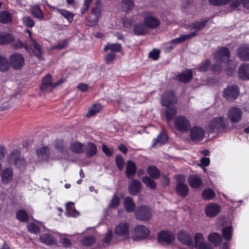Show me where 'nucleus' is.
<instances>
[{
  "label": "nucleus",
  "mask_w": 249,
  "mask_h": 249,
  "mask_svg": "<svg viewBox=\"0 0 249 249\" xmlns=\"http://www.w3.org/2000/svg\"><path fill=\"white\" fill-rule=\"evenodd\" d=\"M214 58L216 63L213 65L212 70L214 72H219L222 69V66L218 63H227L230 58V52L228 48L222 47L214 54Z\"/></svg>",
  "instance_id": "f257e3e1"
},
{
  "label": "nucleus",
  "mask_w": 249,
  "mask_h": 249,
  "mask_svg": "<svg viewBox=\"0 0 249 249\" xmlns=\"http://www.w3.org/2000/svg\"><path fill=\"white\" fill-rule=\"evenodd\" d=\"M228 125V122L223 117H216L210 122L208 128L212 132H218L226 128Z\"/></svg>",
  "instance_id": "f03ea898"
},
{
  "label": "nucleus",
  "mask_w": 249,
  "mask_h": 249,
  "mask_svg": "<svg viewBox=\"0 0 249 249\" xmlns=\"http://www.w3.org/2000/svg\"><path fill=\"white\" fill-rule=\"evenodd\" d=\"M10 67L16 70H20L25 64V59L23 55L18 53H12L9 58Z\"/></svg>",
  "instance_id": "7ed1b4c3"
},
{
  "label": "nucleus",
  "mask_w": 249,
  "mask_h": 249,
  "mask_svg": "<svg viewBox=\"0 0 249 249\" xmlns=\"http://www.w3.org/2000/svg\"><path fill=\"white\" fill-rule=\"evenodd\" d=\"M174 125L176 129L181 132L188 131L191 127L189 120L184 116H178L174 120Z\"/></svg>",
  "instance_id": "20e7f679"
},
{
  "label": "nucleus",
  "mask_w": 249,
  "mask_h": 249,
  "mask_svg": "<svg viewBox=\"0 0 249 249\" xmlns=\"http://www.w3.org/2000/svg\"><path fill=\"white\" fill-rule=\"evenodd\" d=\"M239 95V90L238 86L230 85L224 89L223 95L227 100L232 101L236 99Z\"/></svg>",
  "instance_id": "39448f33"
},
{
  "label": "nucleus",
  "mask_w": 249,
  "mask_h": 249,
  "mask_svg": "<svg viewBox=\"0 0 249 249\" xmlns=\"http://www.w3.org/2000/svg\"><path fill=\"white\" fill-rule=\"evenodd\" d=\"M149 234L148 228L143 225L136 226L132 233V238L135 241L141 240L146 238Z\"/></svg>",
  "instance_id": "423d86ee"
},
{
  "label": "nucleus",
  "mask_w": 249,
  "mask_h": 249,
  "mask_svg": "<svg viewBox=\"0 0 249 249\" xmlns=\"http://www.w3.org/2000/svg\"><path fill=\"white\" fill-rule=\"evenodd\" d=\"M185 178L183 175L177 176L176 191L181 196L184 197L188 194V187L184 183Z\"/></svg>",
  "instance_id": "0eeeda50"
},
{
  "label": "nucleus",
  "mask_w": 249,
  "mask_h": 249,
  "mask_svg": "<svg viewBox=\"0 0 249 249\" xmlns=\"http://www.w3.org/2000/svg\"><path fill=\"white\" fill-rule=\"evenodd\" d=\"M177 238L183 244L191 248L194 247L193 236L190 233L180 231L177 234Z\"/></svg>",
  "instance_id": "6e6552de"
},
{
  "label": "nucleus",
  "mask_w": 249,
  "mask_h": 249,
  "mask_svg": "<svg viewBox=\"0 0 249 249\" xmlns=\"http://www.w3.org/2000/svg\"><path fill=\"white\" fill-rule=\"evenodd\" d=\"M8 162L18 167H20L25 164L24 160L20 158V153L18 150L14 151L9 155L8 158Z\"/></svg>",
  "instance_id": "1a4fd4ad"
},
{
  "label": "nucleus",
  "mask_w": 249,
  "mask_h": 249,
  "mask_svg": "<svg viewBox=\"0 0 249 249\" xmlns=\"http://www.w3.org/2000/svg\"><path fill=\"white\" fill-rule=\"evenodd\" d=\"M27 51H33L35 55L39 60L42 59V50L40 45L33 38H31L30 45H25Z\"/></svg>",
  "instance_id": "9d476101"
},
{
  "label": "nucleus",
  "mask_w": 249,
  "mask_h": 249,
  "mask_svg": "<svg viewBox=\"0 0 249 249\" xmlns=\"http://www.w3.org/2000/svg\"><path fill=\"white\" fill-rule=\"evenodd\" d=\"M177 102V98L174 93L171 91H166L162 96L161 104L165 107H171L176 104Z\"/></svg>",
  "instance_id": "9b49d317"
},
{
  "label": "nucleus",
  "mask_w": 249,
  "mask_h": 249,
  "mask_svg": "<svg viewBox=\"0 0 249 249\" xmlns=\"http://www.w3.org/2000/svg\"><path fill=\"white\" fill-rule=\"evenodd\" d=\"M135 215L138 219L145 221L150 218L151 213L149 208L142 206L136 211Z\"/></svg>",
  "instance_id": "f8f14e48"
},
{
  "label": "nucleus",
  "mask_w": 249,
  "mask_h": 249,
  "mask_svg": "<svg viewBox=\"0 0 249 249\" xmlns=\"http://www.w3.org/2000/svg\"><path fill=\"white\" fill-rule=\"evenodd\" d=\"M190 136L192 141L198 142L204 138L205 132L201 127L194 126L190 130Z\"/></svg>",
  "instance_id": "ddd939ff"
},
{
  "label": "nucleus",
  "mask_w": 249,
  "mask_h": 249,
  "mask_svg": "<svg viewBox=\"0 0 249 249\" xmlns=\"http://www.w3.org/2000/svg\"><path fill=\"white\" fill-rule=\"evenodd\" d=\"M228 117L231 122L233 123H237L239 122L242 118V110L236 107H231L228 111Z\"/></svg>",
  "instance_id": "4468645a"
},
{
  "label": "nucleus",
  "mask_w": 249,
  "mask_h": 249,
  "mask_svg": "<svg viewBox=\"0 0 249 249\" xmlns=\"http://www.w3.org/2000/svg\"><path fill=\"white\" fill-rule=\"evenodd\" d=\"M129 226L126 222H121L115 227V233L117 236L127 237L129 235Z\"/></svg>",
  "instance_id": "2eb2a0df"
},
{
  "label": "nucleus",
  "mask_w": 249,
  "mask_h": 249,
  "mask_svg": "<svg viewBox=\"0 0 249 249\" xmlns=\"http://www.w3.org/2000/svg\"><path fill=\"white\" fill-rule=\"evenodd\" d=\"M100 3V1H97L96 6L92 8L91 13L87 18V20L90 22L89 25H93L98 20L100 16V10L98 7V5H99Z\"/></svg>",
  "instance_id": "dca6fc26"
},
{
  "label": "nucleus",
  "mask_w": 249,
  "mask_h": 249,
  "mask_svg": "<svg viewBox=\"0 0 249 249\" xmlns=\"http://www.w3.org/2000/svg\"><path fill=\"white\" fill-rule=\"evenodd\" d=\"M175 239L174 234L170 231H162L158 234V241L160 243H171Z\"/></svg>",
  "instance_id": "f3484780"
},
{
  "label": "nucleus",
  "mask_w": 249,
  "mask_h": 249,
  "mask_svg": "<svg viewBox=\"0 0 249 249\" xmlns=\"http://www.w3.org/2000/svg\"><path fill=\"white\" fill-rule=\"evenodd\" d=\"M220 207L215 203H211L207 205L205 208V213L209 217H214L220 212Z\"/></svg>",
  "instance_id": "a211bd4d"
},
{
  "label": "nucleus",
  "mask_w": 249,
  "mask_h": 249,
  "mask_svg": "<svg viewBox=\"0 0 249 249\" xmlns=\"http://www.w3.org/2000/svg\"><path fill=\"white\" fill-rule=\"evenodd\" d=\"M188 182L193 188H198L202 184L201 177L198 175H191L188 178Z\"/></svg>",
  "instance_id": "6ab92c4d"
},
{
  "label": "nucleus",
  "mask_w": 249,
  "mask_h": 249,
  "mask_svg": "<svg viewBox=\"0 0 249 249\" xmlns=\"http://www.w3.org/2000/svg\"><path fill=\"white\" fill-rule=\"evenodd\" d=\"M13 172L11 168L3 169L1 173V181L4 183H8L13 179Z\"/></svg>",
  "instance_id": "aec40b11"
},
{
  "label": "nucleus",
  "mask_w": 249,
  "mask_h": 249,
  "mask_svg": "<svg viewBox=\"0 0 249 249\" xmlns=\"http://www.w3.org/2000/svg\"><path fill=\"white\" fill-rule=\"evenodd\" d=\"M208 20H203L200 21H196L191 23L188 25V27L190 30H194L193 32H196V35L197 33L204 28L207 24Z\"/></svg>",
  "instance_id": "412c9836"
},
{
  "label": "nucleus",
  "mask_w": 249,
  "mask_h": 249,
  "mask_svg": "<svg viewBox=\"0 0 249 249\" xmlns=\"http://www.w3.org/2000/svg\"><path fill=\"white\" fill-rule=\"evenodd\" d=\"M40 242L47 246L55 245L56 241L54 237L48 233H44L39 237Z\"/></svg>",
  "instance_id": "4be33fe9"
},
{
  "label": "nucleus",
  "mask_w": 249,
  "mask_h": 249,
  "mask_svg": "<svg viewBox=\"0 0 249 249\" xmlns=\"http://www.w3.org/2000/svg\"><path fill=\"white\" fill-rule=\"evenodd\" d=\"M141 183L136 180L133 179L128 187L129 193L131 195H136L141 190Z\"/></svg>",
  "instance_id": "5701e85b"
},
{
  "label": "nucleus",
  "mask_w": 249,
  "mask_h": 249,
  "mask_svg": "<svg viewBox=\"0 0 249 249\" xmlns=\"http://www.w3.org/2000/svg\"><path fill=\"white\" fill-rule=\"evenodd\" d=\"M193 77V72L191 70L187 69L182 72L177 76V79L180 82L186 83L189 82Z\"/></svg>",
  "instance_id": "b1692460"
},
{
  "label": "nucleus",
  "mask_w": 249,
  "mask_h": 249,
  "mask_svg": "<svg viewBox=\"0 0 249 249\" xmlns=\"http://www.w3.org/2000/svg\"><path fill=\"white\" fill-rule=\"evenodd\" d=\"M144 24L147 28H155L160 25V21L153 16H147L144 19Z\"/></svg>",
  "instance_id": "393cba45"
},
{
  "label": "nucleus",
  "mask_w": 249,
  "mask_h": 249,
  "mask_svg": "<svg viewBox=\"0 0 249 249\" xmlns=\"http://www.w3.org/2000/svg\"><path fill=\"white\" fill-rule=\"evenodd\" d=\"M136 165L135 163L131 160H128L126 163V176L129 178H133L136 172Z\"/></svg>",
  "instance_id": "a878e982"
},
{
  "label": "nucleus",
  "mask_w": 249,
  "mask_h": 249,
  "mask_svg": "<svg viewBox=\"0 0 249 249\" xmlns=\"http://www.w3.org/2000/svg\"><path fill=\"white\" fill-rule=\"evenodd\" d=\"M238 56L243 60L249 61V46H242L237 50Z\"/></svg>",
  "instance_id": "bb28decb"
},
{
  "label": "nucleus",
  "mask_w": 249,
  "mask_h": 249,
  "mask_svg": "<svg viewBox=\"0 0 249 249\" xmlns=\"http://www.w3.org/2000/svg\"><path fill=\"white\" fill-rule=\"evenodd\" d=\"M85 151L87 157H91L97 153V148L96 145L92 142H89L85 145Z\"/></svg>",
  "instance_id": "cd10ccee"
},
{
  "label": "nucleus",
  "mask_w": 249,
  "mask_h": 249,
  "mask_svg": "<svg viewBox=\"0 0 249 249\" xmlns=\"http://www.w3.org/2000/svg\"><path fill=\"white\" fill-rule=\"evenodd\" d=\"M196 36V32H191L190 33L181 35L179 37L176 38L171 40V42L172 44H178L183 42L188 39L191 38Z\"/></svg>",
  "instance_id": "c85d7f7f"
},
{
  "label": "nucleus",
  "mask_w": 249,
  "mask_h": 249,
  "mask_svg": "<svg viewBox=\"0 0 249 249\" xmlns=\"http://www.w3.org/2000/svg\"><path fill=\"white\" fill-rule=\"evenodd\" d=\"M239 77L244 80L249 79V64H244L239 69Z\"/></svg>",
  "instance_id": "c756f323"
},
{
  "label": "nucleus",
  "mask_w": 249,
  "mask_h": 249,
  "mask_svg": "<svg viewBox=\"0 0 249 249\" xmlns=\"http://www.w3.org/2000/svg\"><path fill=\"white\" fill-rule=\"evenodd\" d=\"M85 144L80 142H72L70 148L73 152L77 154L82 153L85 151Z\"/></svg>",
  "instance_id": "7c9ffc66"
},
{
  "label": "nucleus",
  "mask_w": 249,
  "mask_h": 249,
  "mask_svg": "<svg viewBox=\"0 0 249 249\" xmlns=\"http://www.w3.org/2000/svg\"><path fill=\"white\" fill-rule=\"evenodd\" d=\"M66 214L68 216L77 217L79 215V213L75 210L73 203L68 202L66 206Z\"/></svg>",
  "instance_id": "2f4dec72"
},
{
  "label": "nucleus",
  "mask_w": 249,
  "mask_h": 249,
  "mask_svg": "<svg viewBox=\"0 0 249 249\" xmlns=\"http://www.w3.org/2000/svg\"><path fill=\"white\" fill-rule=\"evenodd\" d=\"M124 205L125 209L128 213L132 212L135 208V204L132 198L129 196H127L124 198Z\"/></svg>",
  "instance_id": "473e14b6"
},
{
  "label": "nucleus",
  "mask_w": 249,
  "mask_h": 249,
  "mask_svg": "<svg viewBox=\"0 0 249 249\" xmlns=\"http://www.w3.org/2000/svg\"><path fill=\"white\" fill-rule=\"evenodd\" d=\"M194 240V247H196V249H198L200 247L203 246L204 244L207 243V242H204V235L200 232H197L195 234Z\"/></svg>",
  "instance_id": "72a5a7b5"
},
{
  "label": "nucleus",
  "mask_w": 249,
  "mask_h": 249,
  "mask_svg": "<svg viewBox=\"0 0 249 249\" xmlns=\"http://www.w3.org/2000/svg\"><path fill=\"white\" fill-rule=\"evenodd\" d=\"M167 141V136L163 132H161L158 135L157 139H154L153 140L152 146H155L157 144L161 145L165 143Z\"/></svg>",
  "instance_id": "f704fd0d"
},
{
  "label": "nucleus",
  "mask_w": 249,
  "mask_h": 249,
  "mask_svg": "<svg viewBox=\"0 0 249 249\" xmlns=\"http://www.w3.org/2000/svg\"><path fill=\"white\" fill-rule=\"evenodd\" d=\"M13 40V37L11 35L5 32L0 33V45L9 44Z\"/></svg>",
  "instance_id": "c9c22d12"
},
{
  "label": "nucleus",
  "mask_w": 249,
  "mask_h": 249,
  "mask_svg": "<svg viewBox=\"0 0 249 249\" xmlns=\"http://www.w3.org/2000/svg\"><path fill=\"white\" fill-rule=\"evenodd\" d=\"M12 16L7 11L0 12V22L2 24H8L12 21Z\"/></svg>",
  "instance_id": "e433bc0d"
},
{
  "label": "nucleus",
  "mask_w": 249,
  "mask_h": 249,
  "mask_svg": "<svg viewBox=\"0 0 249 249\" xmlns=\"http://www.w3.org/2000/svg\"><path fill=\"white\" fill-rule=\"evenodd\" d=\"M31 13L34 17L40 20L44 18L43 13L38 5H35L32 7Z\"/></svg>",
  "instance_id": "4c0bfd02"
},
{
  "label": "nucleus",
  "mask_w": 249,
  "mask_h": 249,
  "mask_svg": "<svg viewBox=\"0 0 249 249\" xmlns=\"http://www.w3.org/2000/svg\"><path fill=\"white\" fill-rule=\"evenodd\" d=\"M10 65L7 58L2 55H0V71L4 72L9 70Z\"/></svg>",
  "instance_id": "58836bf2"
},
{
  "label": "nucleus",
  "mask_w": 249,
  "mask_h": 249,
  "mask_svg": "<svg viewBox=\"0 0 249 249\" xmlns=\"http://www.w3.org/2000/svg\"><path fill=\"white\" fill-rule=\"evenodd\" d=\"M121 45L119 43H108L105 46L104 51L107 52L109 50L114 52H118L121 49Z\"/></svg>",
  "instance_id": "ea45409f"
},
{
  "label": "nucleus",
  "mask_w": 249,
  "mask_h": 249,
  "mask_svg": "<svg viewBox=\"0 0 249 249\" xmlns=\"http://www.w3.org/2000/svg\"><path fill=\"white\" fill-rule=\"evenodd\" d=\"M52 76L50 74L46 75L42 80V84L40 87V89L42 90H45L48 87H52Z\"/></svg>",
  "instance_id": "a19ab883"
},
{
  "label": "nucleus",
  "mask_w": 249,
  "mask_h": 249,
  "mask_svg": "<svg viewBox=\"0 0 249 249\" xmlns=\"http://www.w3.org/2000/svg\"><path fill=\"white\" fill-rule=\"evenodd\" d=\"M147 28L145 25L142 23H138L134 28V32L137 35H142L147 32Z\"/></svg>",
  "instance_id": "79ce46f5"
},
{
  "label": "nucleus",
  "mask_w": 249,
  "mask_h": 249,
  "mask_svg": "<svg viewBox=\"0 0 249 249\" xmlns=\"http://www.w3.org/2000/svg\"><path fill=\"white\" fill-rule=\"evenodd\" d=\"M208 240L213 243V244H214L215 245L219 244L221 240L222 237L221 235L219 233H212L210 234L208 236Z\"/></svg>",
  "instance_id": "37998d69"
},
{
  "label": "nucleus",
  "mask_w": 249,
  "mask_h": 249,
  "mask_svg": "<svg viewBox=\"0 0 249 249\" xmlns=\"http://www.w3.org/2000/svg\"><path fill=\"white\" fill-rule=\"evenodd\" d=\"M168 109L166 111V118L167 120L168 123L170 122L173 119V117L177 114L176 108L172 105L171 107H167Z\"/></svg>",
  "instance_id": "c03bdc74"
},
{
  "label": "nucleus",
  "mask_w": 249,
  "mask_h": 249,
  "mask_svg": "<svg viewBox=\"0 0 249 249\" xmlns=\"http://www.w3.org/2000/svg\"><path fill=\"white\" fill-rule=\"evenodd\" d=\"M101 109V106L100 104H96L90 107L88 113L86 114V116L88 117H90L94 115L97 113L99 112Z\"/></svg>",
  "instance_id": "a18cd8bd"
},
{
  "label": "nucleus",
  "mask_w": 249,
  "mask_h": 249,
  "mask_svg": "<svg viewBox=\"0 0 249 249\" xmlns=\"http://www.w3.org/2000/svg\"><path fill=\"white\" fill-rule=\"evenodd\" d=\"M147 173L150 176L154 178L157 179L159 178L160 172L154 166H150L147 168Z\"/></svg>",
  "instance_id": "49530a36"
},
{
  "label": "nucleus",
  "mask_w": 249,
  "mask_h": 249,
  "mask_svg": "<svg viewBox=\"0 0 249 249\" xmlns=\"http://www.w3.org/2000/svg\"><path fill=\"white\" fill-rule=\"evenodd\" d=\"M202 197L204 199L210 200L215 197V193L214 191L210 188L205 189L202 193Z\"/></svg>",
  "instance_id": "de8ad7c7"
},
{
  "label": "nucleus",
  "mask_w": 249,
  "mask_h": 249,
  "mask_svg": "<svg viewBox=\"0 0 249 249\" xmlns=\"http://www.w3.org/2000/svg\"><path fill=\"white\" fill-rule=\"evenodd\" d=\"M232 227L228 226L224 228L222 231L223 238L226 240H231L232 238Z\"/></svg>",
  "instance_id": "09e8293b"
},
{
  "label": "nucleus",
  "mask_w": 249,
  "mask_h": 249,
  "mask_svg": "<svg viewBox=\"0 0 249 249\" xmlns=\"http://www.w3.org/2000/svg\"><path fill=\"white\" fill-rule=\"evenodd\" d=\"M17 218L20 222H25L28 220L29 216L27 213L23 210L17 211L16 213Z\"/></svg>",
  "instance_id": "8fccbe9b"
},
{
  "label": "nucleus",
  "mask_w": 249,
  "mask_h": 249,
  "mask_svg": "<svg viewBox=\"0 0 249 249\" xmlns=\"http://www.w3.org/2000/svg\"><path fill=\"white\" fill-rule=\"evenodd\" d=\"M142 180L145 185L151 189H154L156 188V182L151 179L149 177L145 176L142 178Z\"/></svg>",
  "instance_id": "3c124183"
},
{
  "label": "nucleus",
  "mask_w": 249,
  "mask_h": 249,
  "mask_svg": "<svg viewBox=\"0 0 249 249\" xmlns=\"http://www.w3.org/2000/svg\"><path fill=\"white\" fill-rule=\"evenodd\" d=\"M0 103L1 104L0 106L1 109H5L12 106L13 104V99L4 98L0 101Z\"/></svg>",
  "instance_id": "603ef678"
},
{
  "label": "nucleus",
  "mask_w": 249,
  "mask_h": 249,
  "mask_svg": "<svg viewBox=\"0 0 249 249\" xmlns=\"http://www.w3.org/2000/svg\"><path fill=\"white\" fill-rule=\"evenodd\" d=\"M57 11L62 15L65 18H67L70 22H71L73 20V15L72 13H71L67 10L60 9H57Z\"/></svg>",
  "instance_id": "864d4df0"
},
{
  "label": "nucleus",
  "mask_w": 249,
  "mask_h": 249,
  "mask_svg": "<svg viewBox=\"0 0 249 249\" xmlns=\"http://www.w3.org/2000/svg\"><path fill=\"white\" fill-rule=\"evenodd\" d=\"M95 242V238L93 236H87L81 240L82 244L85 246H90Z\"/></svg>",
  "instance_id": "5fc2aeb1"
},
{
  "label": "nucleus",
  "mask_w": 249,
  "mask_h": 249,
  "mask_svg": "<svg viewBox=\"0 0 249 249\" xmlns=\"http://www.w3.org/2000/svg\"><path fill=\"white\" fill-rule=\"evenodd\" d=\"M23 24L29 28H32L34 26L35 22L34 20L29 16H25L23 17L22 19Z\"/></svg>",
  "instance_id": "6e6d98bb"
},
{
  "label": "nucleus",
  "mask_w": 249,
  "mask_h": 249,
  "mask_svg": "<svg viewBox=\"0 0 249 249\" xmlns=\"http://www.w3.org/2000/svg\"><path fill=\"white\" fill-rule=\"evenodd\" d=\"M28 231L34 234H36L40 231L39 228L33 223H29L27 226Z\"/></svg>",
  "instance_id": "4d7b16f0"
},
{
  "label": "nucleus",
  "mask_w": 249,
  "mask_h": 249,
  "mask_svg": "<svg viewBox=\"0 0 249 249\" xmlns=\"http://www.w3.org/2000/svg\"><path fill=\"white\" fill-rule=\"evenodd\" d=\"M119 197L117 196L114 195L111 199L109 204L108 207L109 208H116L119 206Z\"/></svg>",
  "instance_id": "13d9d810"
},
{
  "label": "nucleus",
  "mask_w": 249,
  "mask_h": 249,
  "mask_svg": "<svg viewBox=\"0 0 249 249\" xmlns=\"http://www.w3.org/2000/svg\"><path fill=\"white\" fill-rule=\"evenodd\" d=\"M116 164L120 170H122L123 169L124 166V160L121 155H119L116 156Z\"/></svg>",
  "instance_id": "bf43d9fd"
},
{
  "label": "nucleus",
  "mask_w": 249,
  "mask_h": 249,
  "mask_svg": "<svg viewBox=\"0 0 249 249\" xmlns=\"http://www.w3.org/2000/svg\"><path fill=\"white\" fill-rule=\"evenodd\" d=\"M211 5L214 6H222L229 3L230 0H209Z\"/></svg>",
  "instance_id": "052dcab7"
},
{
  "label": "nucleus",
  "mask_w": 249,
  "mask_h": 249,
  "mask_svg": "<svg viewBox=\"0 0 249 249\" xmlns=\"http://www.w3.org/2000/svg\"><path fill=\"white\" fill-rule=\"evenodd\" d=\"M122 2L124 8H126V12L128 10L131 9L133 7V2L132 0H122Z\"/></svg>",
  "instance_id": "680f3d73"
},
{
  "label": "nucleus",
  "mask_w": 249,
  "mask_h": 249,
  "mask_svg": "<svg viewBox=\"0 0 249 249\" xmlns=\"http://www.w3.org/2000/svg\"><path fill=\"white\" fill-rule=\"evenodd\" d=\"M102 151L107 156H111L113 153V149L112 148L107 147L105 144H103L102 145Z\"/></svg>",
  "instance_id": "e2e57ef3"
},
{
  "label": "nucleus",
  "mask_w": 249,
  "mask_h": 249,
  "mask_svg": "<svg viewBox=\"0 0 249 249\" xmlns=\"http://www.w3.org/2000/svg\"><path fill=\"white\" fill-rule=\"evenodd\" d=\"M210 65V61L208 59L206 60L202 63L199 67V71H206Z\"/></svg>",
  "instance_id": "0e129e2a"
},
{
  "label": "nucleus",
  "mask_w": 249,
  "mask_h": 249,
  "mask_svg": "<svg viewBox=\"0 0 249 249\" xmlns=\"http://www.w3.org/2000/svg\"><path fill=\"white\" fill-rule=\"evenodd\" d=\"M115 57H116V55L113 52H111V53H107L105 57L106 62L107 64L111 63L113 62V61L114 60V59L115 58Z\"/></svg>",
  "instance_id": "69168bd1"
},
{
  "label": "nucleus",
  "mask_w": 249,
  "mask_h": 249,
  "mask_svg": "<svg viewBox=\"0 0 249 249\" xmlns=\"http://www.w3.org/2000/svg\"><path fill=\"white\" fill-rule=\"evenodd\" d=\"M55 147L60 151H62L65 148V144L64 142L61 140H58L55 141L54 143Z\"/></svg>",
  "instance_id": "338daca9"
},
{
  "label": "nucleus",
  "mask_w": 249,
  "mask_h": 249,
  "mask_svg": "<svg viewBox=\"0 0 249 249\" xmlns=\"http://www.w3.org/2000/svg\"><path fill=\"white\" fill-rule=\"evenodd\" d=\"M48 148L47 147H43L36 150V154L39 157H43L47 154Z\"/></svg>",
  "instance_id": "774afa93"
}]
</instances>
